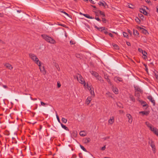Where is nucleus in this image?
Returning a JSON list of instances; mask_svg holds the SVG:
<instances>
[{
  "mask_svg": "<svg viewBox=\"0 0 158 158\" xmlns=\"http://www.w3.org/2000/svg\"><path fill=\"white\" fill-rule=\"evenodd\" d=\"M42 37L47 42L51 44H54L56 42L51 37L48 36L45 34H43L41 35Z\"/></svg>",
  "mask_w": 158,
  "mask_h": 158,
  "instance_id": "1",
  "label": "nucleus"
},
{
  "mask_svg": "<svg viewBox=\"0 0 158 158\" xmlns=\"http://www.w3.org/2000/svg\"><path fill=\"white\" fill-rule=\"evenodd\" d=\"M77 80L79 82L82 84H83L84 86H85L86 83L84 81V80L81 74H77Z\"/></svg>",
  "mask_w": 158,
  "mask_h": 158,
  "instance_id": "2",
  "label": "nucleus"
},
{
  "mask_svg": "<svg viewBox=\"0 0 158 158\" xmlns=\"http://www.w3.org/2000/svg\"><path fill=\"white\" fill-rule=\"evenodd\" d=\"M148 127H149L150 130L158 136V129L156 128L152 127L150 126Z\"/></svg>",
  "mask_w": 158,
  "mask_h": 158,
  "instance_id": "3",
  "label": "nucleus"
},
{
  "mask_svg": "<svg viewBox=\"0 0 158 158\" xmlns=\"http://www.w3.org/2000/svg\"><path fill=\"white\" fill-rule=\"evenodd\" d=\"M29 56L31 60L34 61H35L38 59L37 56L34 54L32 53H30L29 54Z\"/></svg>",
  "mask_w": 158,
  "mask_h": 158,
  "instance_id": "4",
  "label": "nucleus"
},
{
  "mask_svg": "<svg viewBox=\"0 0 158 158\" xmlns=\"http://www.w3.org/2000/svg\"><path fill=\"white\" fill-rule=\"evenodd\" d=\"M147 98L149 99V100L151 101L152 103L153 104V105L154 106H155V100L153 99V98L151 96L149 95L148 96V97Z\"/></svg>",
  "mask_w": 158,
  "mask_h": 158,
  "instance_id": "5",
  "label": "nucleus"
},
{
  "mask_svg": "<svg viewBox=\"0 0 158 158\" xmlns=\"http://www.w3.org/2000/svg\"><path fill=\"white\" fill-rule=\"evenodd\" d=\"M91 140L89 138H85L83 139V143L85 144H87L89 143Z\"/></svg>",
  "mask_w": 158,
  "mask_h": 158,
  "instance_id": "6",
  "label": "nucleus"
},
{
  "mask_svg": "<svg viewBox=\"0 0 158 158\" xmlns=\"http://www.w3.org/2000/svg\"><path fill=\"white\" fill-rule=\"evenodd\" d=\"M126 116L128 119V122L130 123H131L132 121V118L131 116L129 114H127Z\"/></svg>",
  "mask_w": 158,
  "mask_h": 158,
  "instance_id": "7",
  "label": "nucleus"
},
{
  "mask_svg": "<svg viewBox=\"0 0 158 158\" xmlns=\"http://www.w3.org/2000/svg\"><path fill=\"white\" fill-rule=\"evenodd\" d=\"M139 11L141 13H143L144 15H148V12L146 11L145 10V8L143 9L142 8L140 9L139 10Z\"/></svg>",
  "mask_w": 158,
  "mask_h": 158,
  "instance_id": "8",
  "label": "nucleus"
},
{
  "mask_svg": "<svg viewBox=\"0 0 158 158\" xmlns=\"http://www.w3.org/2000/svg\"><path fill=\"white\" fill-rule=\"evenodd\" d=\"M114 117L113 116H112L110 117V118L108 120V123L110 124L111 125L114 122Z\"/></svg>",
  "mask_w": 158,
  "mask_h": 158,
  "instance_id": "9",
  "label": "nucleus"
},
{
  "mask_svg": "<svg viewBox=\"0 0 158 158\" xmlns=\"http://www.w3.org/2000/svg\"><path fill=\"white\" fill-rule=\"evenodd\" d=\"M134 87L135 90V91H137V92H138L140 93H142V91L139 87L137 86H134Z\"/></svg>",
  "mask_w": 158,
  "mask_h": 158,
  "instance_id": "10",
  "label": "nucleus"
},
{
  "mask_svg": "<svg viewBox=\"0 0 158 158\" xmlns=\"http://www.w3.org/2000/svg\"><path fill=\"white\" fill-rule=\"evenodd\" d=\"M138 28L142 31V32L145 34H146L147 33H148L147 31L143 28L140 27H138Z\"/></svg>",
  "mask_w": 158,
  "mask_h": 158,
  "instance_id": "11",
  "label": "nucleus"
},
{
  "mask_svg": "<svg viewBox=\"0 0 158 158\" xmlns=\"http://www.w3.org/2000/svg\"><path fill=\"white\" fill-rule=\"evenodd\" d=\"M91 74L95 77L97 78L98 76V74L95 71H90Z\"/></svg>",
  "mask_w": 158,
  "mask_h": 158,
  "instance_id": "12",
  "label": "nucleus"
},
{
  "mask_svg": "<svg viewBox=\"0 0 158 158\" xmlns=\"http://www.w3.org/2000/svg\"><path fill=\"white\" fill-rule=\"evenodd\" d=\"M139 113L142 114L143 115H147L149 114V112L147 111H142L139 112Z\"/></svg>",
  "mask_w": 158,
  "mask_h": 158,
  "instance_id": "13",
  "label": "nucleus"
},
{
  "mask_svg": "<svg viewBox=\"0 0 158 158\" xmlns=\"http://www.w3.org/2000/svg\"><path fill=\"white\" fill-rule=\"evenodd\" d=\"M4 65L7 68H8L10 70L12 69L13 67L9 63H6Z\"/></svg>",
  "mask_w": 158,
  "mask_h": 158,
  "instance_id": "14",
  "label": "nucleus"
},
{
  "mask_svg": "<svg viewBox=\"0 0 158 158\" xmlns=\"http://www.w3.org/2000/svg\"><path fill=\"white\" fill-rule=\"evenodd\" d=\"M112 89L115 94H117L118 93V90L117 88H114L112 86Z\"/></svg>",
  "mask_w": 158,
  "mask_h": 158,
  "instance_id": "15",
  "label": "nucleus"
},
{
  "mask_svg": "<svg viewBox=\"0 0 158 158\" xmlns=\"http://www.w3.org/2000/svg\"><path fill=\"white\" fill-rule=\"evenodd\" d=\"M99 4L100 5H102L104 6V7H105L106 6H108L106 3L103 1L102 2L101 1L99 2Z\"/></svg>",
  "mask_w": 158,
  "mask_h": 158,
  "instance_id": "16",
  "label": "nucleus"
},
{
  "mask_svg": "<svg viewBox=\"0 0 158 158\" xmlns=\"http://www.w3.org/2000/svg\"><path fill=\"white\" fill-rule=\"evenodd\" d=\"M97 79L99 81L102 83H103L104 81L102 78L100 76H98L97 78Z\"/></svg>",
  "mask_w": 158,
  "mask_h": 158,
  "instance_id": "17",
  "label": "nucleus"
},
{
  "mask_svg": "<svg viewBox=\"0 0 158 158\" xmlns=\"http://www.w3.org/2000/svg\"><path fill=\"white\" fill-rule=\"evenodd\" d=\"M94 27L95 28H97L98 30L102 32L103 31V30H104V27H98L96 26H95Z\"/></svg>",
  "mask_w": 158,
  "mask_h": 158,
  "instance_id": "18",
  "label": "nucleus"
},
{
  "mask_svg": "<svg viewBox=\"0 0 158 158\" xmlns=\"http://www.w3.org/2000/svg\"><path fill=\"white\" fill-rule=\"evenodd\" d=\"M139 101L141 103L143 107H145L147 105L146 102H145L143 101L142 100H139Z\"/></svg>",
  "mask_w": 158,
  "mask_h": 158,
  "instance_id": "19",
  "label": "nucleus"
},
{
  "mask_svg": "<svg viewBox=\"0 0 158 158\" xmlns=\"http://www.w3.org/2000/svg\"><path fill=\"white\" fill-rule=\"evenodd\" d=\"M114 80L116 82H117V81L121 82L122 81V78L121 77H117L114 78Z\"/></svg>",
  "mask_w": 158,
  "mask_h": 158,
  "instance_id": "20",
  "label": "nucleus"
},
{
  "mask_svg": "<svg viewBox=\"0 0 158 158\" xmlns=\"http://www.w3.org/2000/svg\"><path fill=\"white\" fill-rule=\"evenodd\" d=\"M91 100V98L90 97H88L86 100V103L88 105Z\"/></svg>",
  "mask_w": 158,
  "mask_h": 158,
  "instance_id": "21",
  "label": "nucleus"
},
{
  "mask_svg": "<svg viewBox=\"0 0 158 158\" xmlns=\"http://www.w3.org/2000/svg\"><path fill=\"white\" fill-rule=\"evenodd\" d=\"M83 15L86 17L87 18L90 19H93L94 18V17H92V16H90L88 14H84Z\"/></svg>",
  "mask_w": 158,
  "mask_h": 158,
  "instance_id": "22",
  "label": "nucleus"
},
{
  "mask_svg": "<svg viewBox=\"0 0 158 158\" xmlns=\"http://www.w3.org/2000/svg\"><path fill=\"white\" fill-rule=\"evenodd\" d=\"M61 125L62 127L66 131H69V128L65 125H64V124L61 123Z\"/></svg>",
  "mask_w": 158,
  "mask_h": 158,
  "instance_id": "23",
  "label": "nucleus"
},
{
  "mask_svg": "<svg viewBox=\"0 0 158 158\" xmlns=\"http://www.w3.org/2000/svg\"><path fill=\"white\" fill-rule=\"evenodd\" d=\"M35 62V63L39 67L41 66V62L40 61H39L38 58V59H37Z\"/></svg>",
  "mask_w": 158,
  "mask_h": 158,
  "instance_id": "24",
  "label": "nucleus"
},
{
  "mask_svg": "<svg viewBox=\"0 0 158 158\" xmlns=\"http://www.w3.org/2000/svg\"><path fill=\"white\" fill-rule=\"evenodd\" d=\"M80 135L84 136L86 135V133L84 131H81L80 133Z\"/></svg>",
  "mask_w": 158,
  "mask_h": 158,
  "instance_id": "25",
  "label": "nucleus"
},
{
  "mask_svg": "<svg viewBox=\"0 0 158 158\" xmlns=\"http://www.w3.org/2000/svg\"><path fill=\"white\" fill-rule=\"evenodd\" d=\"M112 45L115 49L118 50L119 49V47L116 44H112Z\"/></svg>",
  "mask_w": 158,
  "mask_h": 158,
  "instance_id": "26",
  "label": "nucleus"
},
{
  "mask_svg": "<svg viewBox=\"0 0 158 158\" xmlns=\"http://www.w3.org/2000/svg\"><path fill=\"white\" fill-rule=\"evenodd\" d=\"M39 68L41 72L43 73L44 72L45 69L44 66H39Z\"/></svg>",
  "mask_w": 158,
  "mask_h": 158,
  "instance_id": "27",
  "label": "nucleus"
},
{
  "mask_svg": "<svg viewBox=\"0 0 158 158\" xmlns=\"http://www.w3.org/2000/svg\"><path fill=\"white\" fill-rule=\"evenodd\" d=\"M133 34L135 35H138L139 34V32L137 30H135L134 29H133Z\"/></svg>",
  "mask_w": 158,
  "mask_h": 158,
  "instance_id": "28",
  "label": "nucleus"
},
{
  "mask_svg": "<svg viewBox=\"0 0 158 158\" xmlns=\"http://www.w3.org/2000/svg\"><path fill=\"white\" fill-rule=\"evenodd\" d=\"M130 98L131 100L133 102H135V98L132 95H130Z\"/></svg>",
  "mask_w": 158,
  "mask_h": 158,
  "instance_id": "29",
  "label": "nucleus"
},
{
  "mask_svg": "<svg viewBox=\"0 0 158 158\" xmlns=\"http://www.w3.org/2000/svg\"><path fill=\"white\" fill-rule=\"evenodd\" d=\"M89 91L91 94L94 97V91L93 88V89L89 90Z\"/></svg>",
  "mask_w": 158,
  "mask_h": 158,
  "instance_id": "30",
  "label": "nucleus"
},
{
  "mask_svg": "<svg viewBox=\"0 0 158 158\" xmlns=\"http://www.w3.org/2000/svg\"><path fill=\"white\" fill-rule=\"evenodd\" d=\"M135 20L137 23H139L140 22V20L139 18L138 17H136L135 19Z\"/></svg>",
  "mask_w": 158,
  "mask_h": 158,
  "instance_id": "31",
  "label": "nucleus"
},
{
  "mask_svg": "<svg viewBox=\"0 0 158 158\" xmlns=\"http://www.w3.org/2000/svg\"><path fill=\"white\" fill-rule=\"evenodd\" d=\"M99 14L102 15V16L103 17H104L105 16V14L103 12H102L101 10L98 11Z\"/></svg>",
  "mask_w": 158,
  "mask_h": 158,
  "instance_id": "32",
  "label": "nucleus"
},
{
  "mask_svg": "<svg viewBox=\"0 0 158 158\" xmlns=\"http://www.w3.org/2000/svg\"><path fill=\"white\" fill-rule=\"evenodd\" d=\"M135 96L137 97L140 96L139 92H137V91H135Z\"/></svg>",
  "mask_w": 158,
  "mask_h": 158,
  "instance_id": "33",
  "label": "nucleus"
},
{
  "mask_svg": "<svg viewBox=\"0 0 158 158\" xmlns=\"http://www.w3.org/2000/svg\"><path fill=\"white\" fill-rule=\"evenodd\" d=\"M150 146L152 148H153L155 147V145L154 144L153 142L151 141V143H150Z\"/></svg>",
  "mask_w": 158,
  "mask_h": 158,
  "instance_id": "34",
  "label": "nucleus"
},
{
  "mask_svg": "<svg viewBox=\"0 0 158 158\" xmlns=\"http://www.w3.org/2000/svg\"><path fill=\"white\" fill-rule=\"evenodd\" d=\"M62 122L64 123H66L67 122V120L65 118H62L61 119Z\"/></svg>",
  "mask_w": 158,
  "mask_h": 158,
  "instance_id": "35",
  "label": "nucleus"
},
{
  "mask_svg": "<svg viewBox=\"0 0 158 158\" xmlns=\"http://www.w3.org/2000/svg\"><path fill=\"white\" fill-rule=\"evenodd\" d=\"M87 86L89 90H91L92 89V88L93 89L92 86L91 85L89 86L88 84L87 85Z\"/></svg>",
  "mask_w": 158,
  "mask_h": 158,
  "instance_id": "36",
  "label": "nucleus"
},
{
  "mask_svg": "<svg viewBox=\"0 0 158 158\" xmlns=\"http://www.w3.org/2000/svg\"><path fill=\"white\" fill-rule=\"evenodd\" d=\"M12 143H17V141L16 140L15 138L13 137L12 138Z\"/></svg>",
  "mask_w": 158,
  "mask_h": 158,
  "instance_id": "37",
  "label": "nucleus"
},
{
  "mask_svg": "<svg viewBox=\"0 0 158 158\" xmlns=\"http://www.w3.org/2000/svg\"><path fill=\"white\" fill-rule=\"evenodd\" d=\"M80 147L84 151L86 152V149L82 145H80Z\"/></svg>",
  "mask_w": 158,
  "mask_h": 158,
  "instance_id": "38",
  "label": "nucleus"
},
{
  "mask_svg": "<svg viewBox=\"0 0 158 158\" xmlns=\"http://www.w3.org/2000/svg\"><path fill=\"white\" fill-rule=\"evenodd\" d=\"M142 54L143 56H146V57H147L146 55L147 54V53L145 51H143V52H142Z\"/></svg>",
  "mask_w": 158,
  "mask_h": 158,
  "instance_id": "39",
  "label": "nucleus"
},
{
  "mask_svg": "<svg viewBox=\"0 0 158 158\" xmlns=\"http://www.w3.org/2000/svg\"><path fill=\"white\" fill-rule=\"evenodd\" d=\"M104 77H105V79H108L109 78V76L107 74L104 73Z\"/></svg>",
  "mask_w": 158,
  "mask_h": 158,
  "instance_id": "40",
  "label": "nucleus"
},
{
  "mask_svg": "<svg viewBox=\"0 0 158 158\" xmlns=\"http://www.w3.org/2000/svg\"><path fill=\"white\" fill-rule=\"evenodd\" d=\"M123 36L125 37H127L128 36L127 33L126 32H123Z\"/></svg>",
  "mask_w": 158,
  "mask_h": 158,
  "instance_id": "41",
  "label": "nucleus"
},
{
  "mask_svg": "<svg viewBox=\"0 0 158 158\" xmlns=\"http://www.w3.org/2000/svg\"><path fill=\"white\" fill-rule=\"evenodd\" d=\"M104 30H103V31L104 33L106 34H108V32L107 31V29L105 27Z\"/></svg>",
  "mask_w": 158,
  "mask_h": 158,
  "instance_id": "42",
  "label": "nucleus"
},
{
  "mask_svg": "<svg viewBox=\"0 0 158 158\" xmlns=\"http://www.w3.org/2000/svg\"><path fill=\"white\" fill-rule=\"evenodd\" d=\"M154 76L156 79L158 80V75L156 73H154Z\"/></svg>",
  "mask_w": 158,
  "mask_h": 158,
  "instance_id": "43",
  "label": "nucleus"
},
{
  "mask_svg": "<svg viewBox=\"0 0 158 158\" xmlns=\"http://www.w3.org/2000/svg\"><path fill=\"white\" fill-rule=\"evenodd\" d=\"M56 118H57V119L58 121L60 123V121L59 116H58V115L57 114H56Z\"/></svg>",
  "mask_w": 158,
  "mask_h": 158,
  "instance_id": "44",
  "label": "nucleus"
},
{
  "mask_svg": "<svg viewBox=\"0 0 158 158\" xmlns=\"http://www.w3.org/2000/svg\"><path fill=\"white\" fill-rule=\"evenodd\" d=\"M144 65L145 67V70L147 72H148V69L147 68V66L146 64H144Z\"/></svg>",
  "mask_w": 158,
  "mask_h": 158,
  "instance_id": "45",
  "label": "nucleus"
},
{
  "mask_svg": "<svg viewBox=\"0 0 158 158\" xmlns=\"http://www.w3.org/2000/svg\"><path fill=\"white\" fill-rule=\"evenodd\" d=\"M107 81L108 82V83L110 84L111 85H112V83L111 82H110V79H107Z\"/></svg>",
  "mask_w": 158,
  "mask_h": 158,
  "instance_id": "46",
  "label": "nucleus"
},
{
  "mask_svg": "<svg viewBox=\"0 0 158 158\" xmlns=\"http://www.w3.org/2000/svg\"><path fill=\"white\" fill-rule=\"evenodd\" d=\"M76 56L78 58H80L81 57V55L80 54H76Z\"/></svg>",
  "mask_w": 158,
  "mask_h": 158,
  "instance_id": "47",
  "label": "nucleus"
},
{
  "mask_svg": "<svg viewBox=\"0 0 158 158\" xmlns=\"http://www.w3.org/2000/svg\"><path fill=\"white\" fill-rule=\"evenodd\" d=\"M57 87L58 88H60L61 86V84H60V83L59 82H57Z\"/></svg>",
  "mask_w": 158,
  "mask_h": 158,
  "instance_id": "48",
  "label": "nucleus"
},
{
  "mask_svg": "<svg viewBox=\"0 0 158 158\" xmlns=\"http://www.w3.org/2000/svg\"><path fill=\"white\" fill-rule=\"evenodd\" d=\"M145 2H146L148 4H151V2L150 0H145Z\"/></svg>",
  "mask_w": 158,
  "mask_h": 158,
  "instance_id": "49",
  "label": "nucleus"
},
{
  "mask_svg": "<svg viewBox=\"0 0 158 158\" xmlns=\"http://www.w3.org/2000/svg\"><path fill=\"white\" fill-rule=\"evenodd\" d=\"M59 25L61 26L64 27H66V25L64 24H58Z\"/></svg>",
  "mask_w": 158,
  "mask_h": 158,
  "instance_id": "50",
  "label": "nucleus"
},
{
  "mask_svg": "<svg viewBox=\"0 0 158 158\" xmlns=\"http://www.w3.org/2000/svg\"><path fill=\"white\" fill-rule=\"evenodd\" d=\"M95 19L97 20V21H100V22L101 21V20L99 19V18H98V17H96L95 18Z\"/></svg>",
  "mask_w": 158,
  "mask_h": 158,
  "instance_id": "51",
  "label": "nucleus"
},
{
  "mask_svg": "<svg viewBox=\"0 0 158 158\" xmlns=\"http://www.w3.org/2000/svg\"><path fill=\"white\" fill-rule=\"evenodd\" d=\"M106 148V146H105L102 147L101 148V150H105Z\"/></svg>",
  "mask_w": 158,
  "mask_h": 158,
  "instance_id": "52",
  "label": "nucleus"
},
{
  "mask_svg": "<svg viewBox=\"0 0 158 158\" xmlns=\"http://www.w3.org/2000/svg\"><path fill=\"white\" fill-rule=\"evenodd\" d=\"M152 150L155 153L156 152V147L152 148Z\"/></svg>",
  "mask_w": 158,
  "mask_h": 158,
  "instance_id": "53",
  "label": "nucleus"
},
{
  "mask_svg": "<svg viewBox=\"0 0 158 158\" xmlns=\"http://www.w3.org/2000/svg\"><path fill=\"white\" fill-rule=\"evenodd\" d=\"M106 19H105V18H102V21L104 23H106Z\"/></svg>",
  "mask_w": 158,
  "mask_h": 158,
  "instance_id": "54",
  "label": "nucleus"
},
{
  "mask_svg": "<svg viewBox=\"0 0 158 158\" xmlns=\"http://www.w3.org/2000/svg\"><path fill=\"white\" fill-rule=\"evenodd\" d=\"M138 51L140 52H142L143 51V50L141 49L140 48H138Z\"/></svg>",
  "mask_w": 158,
  "mask_h": 158,
  "instance_id": "55",
  "label": "nucleus"
},
{
  "mask_svg": "<svg viewBox=\"0 0 158 158\" xmlns=\"http://www.w3.org/2000/svg\"><path fill=\"white\" fill-rule=\"evenodd\" d=\"M41 104L42 105H43V106H44V105H45L46 104V103H44V102H41Z\"/></svg>",
  "mask_w": 158,
  "mask_h": 158,
  "instance_id": "56",
  "label": "nucleus"
},
{
  "mask_svg": "<svg viewBox=\"0 0 158 158\" xmlns=\"http://www.w3.org/2000/svg\"><path fill=\"white\" fill-rule=\"evenodd\" d=\"M79 156L80 158H82V154L81 153H80L79 154Z\"/></svg>",
  "mask_w": 158,
  "mask_h": 158,
  "instance_id": "57",
  "label": "nucleus"
},
{
  "mask_svg": "<svg viewBox=\"0 0 158 158\" xmlns=\"http://www.w3.org/2000/svg\"><path fill=\"white\" fill-rule=\"evenodd\" d=\"M127 44L128 46H130L131 45V44L129 42H127Z\"/></svg>",
  "mask_w": 158,
  "mask_h": 158,
  "instance_id": "58",
  "label": "nucleus"
},
{
  "mask_svg": "<svg viewBox=\"0 0 158 158\" xmlns=\"http://www.w3.org/2000/svg\"><path fill=\"white\" fill-rule=\"evenodd\" d=\"M109 138H110V137L109 136H107V137H106L104 138V139L105 140H106L107 139H109Z\"/></svg>",
  "mask_w": 158,
  "mask_h": 158,
  "instance_id": "59",
  "label": "nucleus"
},
{
  "mask_svg": "<svg viewBox=\"0 0 158 158\" xmlns=\"http://www.w3.org/2000/svg\"><path fill=\"white\" fill-rule=\"evenodd\" d=\"M63 13H64L65 15H66L67 16H68L69 17V15L68 14L66 13V12H63Z\"/></svg>",
  "mask_w": 158,
  "mask_h": 158,
  "instance_id": "60",
  "label": "nucleus"
},
{
  "mask_svg": "<svg viewBox=\"0 0 158 158\" xmlns=\"http://www.w3.org/2000/svg\"><path fill=\"white\" fill-rule=\"evenodd\" d=\"M139 15V17H140V18H141L142 17H143V15L141 14H140Z\"/></svg>",
  "mask_w": 158,
  "mask_h": 158,
  "instance_id": "61",
  "label": "nucleus"
},
{
  "mask_svg": "<svg viewBox=\"0 0 158 158\" xmlns=\"http://www.w3.org/2000/svg\"><path fill=\"white\" fill-rule=\"evenodd\" d=\"M109 35L110 36V37H113V35L111 33H109Z\"/></svg>",
  "mask_w": 158,
  "mask_h": 158,
  "instance_id": "62",
  "label": "nucleus"
},
{
  "mask_svg": "<svg viewBox=\"0 0 158 158\" xmlns=\"http://www.w3.org/2000/svg\"><path fill=\"white\" fill-rule=\"evenodd\" d=\"M128 32L131 34V31L129 30H128Z\"/></svg>",
  "mask_w": 158,
  "mask_h": 158,
  "instance_id": "63",
  "label": "nucleus"
},
{
  "mask_svg": "<svg viewBox=\"0 0 158 158\" xmlns=\"http://www.w3.org/2000/svg\"><path fill=\"white\" fill-rule=\"evenodd\" d=\"M156 12L158 13V6L156 7Z\"/></svg>",
  "mask_w": 158,
  "mask_h": 158,
  "instance_id": "64",
  "label": "nucleus"
}]
</instances>
